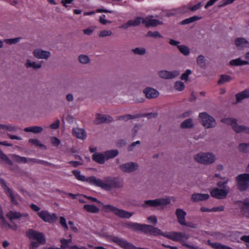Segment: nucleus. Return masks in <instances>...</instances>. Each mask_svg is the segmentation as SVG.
<instances>
[{
  "label": "nucleus",
  "instance_id": "obj_8",
  "mask_svg": "<svg viewBox=\"0 0 249 249\" xmlns=\"http://www.w3.org/2000/svg\"><path fill=\"white\" fill-rule=\"evenodd\" d=\"M230 191L229 188L226 186L221 188H215L211 191V195L213 197L222 199L226 198Z\"/></svg>",
  "mask_w": 249,
  "mask_h": 249
},
{
  "label": "nucleus",
  "instance_id": "obj_44",
  "mask_svg": "<svg viewBox=\"0 0 249 249\" xmlns=\"http://www.w3.org/2000/svg\"><path fill=\"white\" fill-rule=\"evenodd\" d=\"M132 52L136 54L143 55L146 53V50L142 47H138L132 50Z\"/></svg>",
  "mask_w": 249,
  "mask_h": 249
},
{
  "label": "nucleus",
  "instance_id": "obj_52",
  "mask_svg": "<svg viewBox=\"0 0 249 249\" xmlns=\"http://www.w3.org/2000/svg\"><path fill=\"white\" fill-rule=\"evenodd\" d=\"M20 39L21 37H18L15 38L6 39L4 40V42L9 44H13L19 42Z\"/></svg>",
  "mask_w": 249,
  "mask_h": 249
},
{
  "label": "nucleus",
  "instance_id": "obj_47",
  "mask_svg": "<svg viewBox=\"0 0 249 249\" xmlns=\"http://www.w3.org/2000/svg\"><path fill=\"white\" fill-rule=\"evenodd\" d=\"M239 149L243 152H247L249 151V142L248 143H243L239 145Z\"/></svg>",
  "mask_w": 249,
  "mask_h": 249
},
{
  "label": "nucleus",
  "instance_id": "obj_46",
  "mask_svg": "<svg viewBox=\"0 0 249 249\" xmlns=\"http://www.w3.org/2000/svg\"><path fill=\"white\" fill-rule=\"evenodd\" d=\"M175 89L178 91H181L185 88V85L182 82L177 81L175 84Z\"/></svg>",
  "mask_w": 249,
  "mask_h": 249
},
{
  "label": "nucleus",
  "instance_id": "obj_21",
  "mask_svg": "<svg viewBox=\"0 0 249 249\" xmlns=\"http://www.w3.org/2000/svg\"><path fill=\"white\" fill-rule=\"evenodd\" d=\"M72 173L74 175V176L76 178L77 180L83 181V182L86 181L90 184L94 185V183H91V182H89V179L92 178H96L95 177L91 176V177H89L88 178H86L85 176L81 174V172L80 171L76 170H73L72 171Z\"/></svg>",
  "mask_w": 249,
  "mask_h": 249
},
{
  "label": "nucleus",
  "instance_id": "obj_33",
  "mask_svg": "<svg viewBox=\"0 0 249 249\" xmlns=\"http://www.w3.org/2000/svg\"><path fill=\"white\" fill-rule=\"evenodd\" d=\"M193 126V121L191 118L185 120L180 124L181 128L183 129L191 128Z\"/></svg>",
  "mask_w": 249,
  "mask_h": 249
},
{
  "label": "nucleus",
  "instance_id": "obj_15",
  "mask_svg": "<svg viewBox=\"0 0 249 249\" xmlns=\"http://www.w3.org/2000/svg\"><path fill=\"white\" fill-rule=\"evenodd\" d=\"M33 54L37 59H47L50 57L51 53L49 51L36 49L33 51Z\"/></svg>",
  "mask_w": 249,
  "mask_h": 249
},
{
  "label": "nucleus",
  "instance_id": "obj_30",
  "mask_svg": "<svg viewBox=\"0 0 249 249\" xmlns=\"http://www.w3.org/2000/svg\"><path fill=\"white\" fill-rule=\"evenodd\" d=\"M112 118L110 117H107L105 115L99 114L97 115L95 122L97 124H101L104 122H110Z\"/></svg>",
  "mask_w": 249,
  "mask_h": 249
},
{
  "label": "nucleus",
  "instance_id": "obj_23",
  "mask_svg": "<svg viewBox=\"0 0 249 249\" xmlns=\"http://www.w3.org/2000/svg\"><path fill=\"white\" fill-rule=\"evenodd\" d=\"M210 197L209 195L207 194H194L192 195L191 200L194 202L206 200Z\"/></svg>",
  "mask_w": 249,
  "mask_h": 249
},
{
  "label": "nucleus",
  "instance_id": "obj_37",
  "mask_svg": "<svg viewBox=\"0 0 249 249\" xmlns=\"http://www.w3.org/2000/svg\"><path fill=\"white\" fill-rule=\"evenodd\" d=\"M200 19H201V17L195 16L182 20L181 23V24H187L198 20Z\"/></svg>",
  "mask_w": 249,
  "mask_h": 249
},
{
  "label": "nucleus",
  "instance_id": "obj_1",
  "mask_svg": "<svg viewBox=\"0 0 249 249\" xmlns=\"http://www.w3.org/2000/svg\"><path fill=\"white\" fill-rule=\"evenodd\" d=\"M143 232L147 234L158 235H161L172 241L179 242L182 246L190 249H194V247L186 243V241L190 238V235L185 232L177 231H168L163 232L160 229L153 226L145 225L144 227Z\"/></svg>",
  "mask_w": 249,
  "mask_h": 249
},
{
  "label": "nucleus",
  "instance_id": "obj_11",
  "mask_svg": "<svg viewBox=\"0 0 249 249\" xmlns=\"http://www.w3.org/2000/svg\"><path fill=\"white\" fill-rule=\"evenodd\" d=\"M119 168L124 172L129 173L136 171L138 168V165L135 162H129L121 164Z\"/></svg>",
  "mask_w": 249,
  "mask_h": 249
},
{
  "label": "nucleus",
  "instance_id": "obj_42",
  "mask_svg": "<svg viewBox=\"0 0 249 249\" xmlns=\"http://www.w3.org/2000/svg\"><path fill=\"white\" fill-rule=\"evenodd\" d=\"M178 48L179 51L185 55H188L190 53L189 48L186 46L179 45L178 46Z\"/></svg>",
  "mask_w": 249,
  "mask_h": 249
},
{
  "label": "nucleus",
  "instance_id": "obj_38",
  "mask_svg": "<svg viewBox=\"0 0 249 249\" xmlns=\"http://www.w3.org/2000/svg\"><path fill=\"white\" fill-rule=\"evenodd\" d=\"M79 62L83 64H88L90 63V59L89 57L86 54H80L78 56Z\"/></svg>",
  "mask_w": 249,
  "mask_h": 249
},
{
  "label": "nucleus",
  "instance_id": "obj_59",
  "mask_svg": "<svg viewBox=\"0 0 249 249\" xmlns=\"http://www.w3.org/2000/svg\"><path fill=\"white\" fill-rule=\"evenodd\" d=\"M40 244H41L39 243L31 240V244L29 246V249H37V248L39 246Z\"/></svg>",
  "mask_w": 249,
  "mask_h": 249
},
{
  "label": "nucleus",
  "instance_id": "obj_18",
  "mask_svg": "<svg viewBox=\"0 0 249 249\" xmlns=\"http://www.w3.org/2000/svg\"><path fill=\"white\" fill-rule=\"evenodd\" d=\"M143 23L144 24L145 26L147 27H154L158 25L161 24V22L156 19L153 18V16H147L145 18H143Z\"/></svg>",
  "mask_w": 249,
  "mask_h": 249
},
{
  "label": "nucleus",
  "instance_id": "obj_32",
  "mask_svg": "<svg viewBox=\"0 0 249 249\" xmlns=\"http://www.w3.org/2000/svg\"><path fill=\"white\" fill-rule=\"evenodd\" d=\"M104 154L106 160H108L116 157L118 155L119 152L117 150H110L104 152Z\"/></svg>",
  "mask_w": 249,
  "mask_h": 249
},
{
  "label": "nucleus",
  "instance_id": "obj_4",
  "mask_svg": "<svg viewBox=\"0 0 249 249\" xmlns=\"http://www.w3.org/2000/svg\"><path fill=\"white\" fill-rule=\"evenodd\" d=\"M195 160L200 163L208 165L215 161V155L211 152H201L197 154L194 157Z\"/></svg>",
  "mask_w": 249,
  "mask_h": 249
},
{
  "label": "nucleus",
  "instance_id": "obj_6",
  "mask_svg": "<svg viewBox=\"0 0 249 249\" xmlns=\"http://www.w3.org/2000/svg\"><path fill=\"white\" fill-rule=\"evenodd\" d=\"M0 183L4 189L5 193L10 198L11 202L14 205H17L18 200L20 199V196L18 194L14 193L8 187L4 180H0Z\"/></svg>",
  "mask_w": 249,
  "mask_h": 249
},
{
  "label": "nucleus",
  "instance_id": "obj_7",
  "mask_svg": "<svg viewBox=\"0 0 249 249\" xmlns=\"http://www.w3.org/2000/svg\"><path fill=\"white\" fill-rule=\"evenodd\" d=\"M237 187L240 191H245L249 187V174H243L236 178Z\"/></svg>",
  "mask_w": 249,
  "mask_h": 249
},
{
  "label": "nucleus",
  "instance_id": "obj_5",
  "mask_svg": "<svg viewBox=\"0 0 249 249\" xmlns=\"http://www.w3.org/2000/svg\"><path fill=\"white\" fill-rule=\"evenodd\" d=\"M198 118L202 124L205 128H213L216 125L215 120L206 112L200 113Z\"/></svg>",
  "mask_w": 249,
  "mask_h": 249
},
{
  "label": "nucleus",
  "instance_id": "obj_56",
  "mask_svg": "<svg viewBox=\"0 0 249 249\" xmlns=\"http://www.w3.org/2000/svg\"><path fill=\"white\" fill-rule=\"evenodd\" d=\"M143 23V18L137 17L135 19L132 20V23L133 26H136L140 24V23Z\"/></svg>",
  "mask_w": 249,
  "mask_h": 249
},
{
  "label": "nucleus",
  "instance_id": "obj_50",
  "mask_svg": "<svg viewBox=\"0 0 249 249\" xmlns=\"http://www.w3.org/2000/svg\"><path fill=\"white\" fill-rule=\"evenodd\" d=\"M159 76L162 79H169L168 71L162 70L159 72Z\"/></svg>",
  "mask_w": 249,
  "mask_h": 249
},
{
  "label": "nucleus",
  "instance_id": "obj_10",
  "mask_svg": "<svg viewBox=\"0 0 249 249\" xmlns=\"http://www.w3.org/2000/svg\"><path fill=\"white\" fill-rule=\"evenodd\" d=\"M38 216L44 222L49 223L55 222L58 217L55 213H51L47 211H42L37 213Z\"/></svg>",
  "mask_w": 249,
  "mask_h": 249
},
{
  "label": "nucleus",
  "instance_id": "obj_54",
  "mask_svg": "<svg viewBox=\"0 0 249 249\" xmlns=\"http://www.w3.org/2000/svg\"><path fill=\"white\" fill-rule=\"evenodd\" d=\"M169 79H173L178 76L180 74V71L178 70L168 71Z\"/></svg>",
  "mask_w": 249,
  "mask_h": 249
},
{
  "label": "nucleus",
  "instance_id": "obj_41",
  "mask_svg": "<svg viewBox=\"0 0 249 249\" xmlns=\"http://www.w3.org/2000/svg\"><path fill=\"white\" fill-rule=\"evenodd\" d=\"M145 224H141L137 223H133L132 227V230L136 231H143Z\"/></svg>",
  "mask_w": 249,
  "mask_h": 249
},
{
  "label": "nucleus",
  "instance_id": "obj_60",
  "mask_svg": "<svg viewBox=\"0 0 249 249\" xmlns=\"http://www.w3.org/2000/svg\"><path fill=\"white\" fill-rule=\"evenodd\" d=\"M60 126V121L59 120H56L54 122L52 123L50 127L51 129H56L58 128Z\"/></svg>",
  "mask_w": 249,
  "mask_h": 249
},
{
  "label": "nucleus",
  "instance_id": "obj_26",
  "mask_svg": "<svg viewBox=\"0 0 249 249\" xmlns=\"http://www.w3.org/2000/svg\"><path fill=\"white\" fill-rule=\"evenodd\" d=\"M156 200L157 207L160 206L161 207H165L170 204L171 202L170 198L169 197L156 199Z\"/></svg>",
  "mask_w": 249,
  "mask_h": 249
},
{
  "label": "nucleus",
  "instance_id": "obj_58",
  "mask_svg": "<svg viewBox=\"0 0 249 249\" xmlns=\"http://www.w3.org/2000/svg\"><path fill=\"white\" fill-rule=\"evenodd\" d=\"M60 223L65 230H68L69 228L67 224L66 219L63 216L60 217Z\"/></svg>",
  "mask_w": 249,
  "mask_h": 249
},
{
  "label": "nucleus",
  "instance_id": "obj_53",
  "mask_svg": "<svg viewBox=\"0 0 249 249\" xmlns=\"http://www.w3.org/2000/svg\"><path fill=\"white\" fill-rule=\"evenodd\" d=\"M0 225L2 227H6L7 226H9V225L6 222L2 212H1V213L0 214Z\"/></svg>",
  "mask_w": 249,
  "mask_h": 249
},
{
  "label": "nucleus",
  "instance_id": "obj_34",
  "mask_svg": "<svg viewBox=\"0 0 249 249\" xmlns=\"http://www.w3.org/2000/svg\"><path fill=\"white\" fill-rule=\"evenodd\" d=\"M83 208L85 211L90 213H98L99 212V209L93 205L86 204L84 206Z\"/></svg>",
  "mask_w": 249,
  "mask_h": 249
},
{
  "label": "nucleus",
  "instance_id": "obj_49",
  "mask_svg": "<svg viewBox=\"0 0 249 249\" xmlns=\"http://www.w3.org/2000/svg\"><path fill=\"white\" fill-rule=\"evenodd\" d=\"M112 35V32L110 30H104L101 31L99 34L100 37L109 36Z\"/></svg>",
  "mask_w": 249,
  "mask_h": 249
},
{
  "label": "nucleus",
  "instance_id": "obj_24",
  "mask_svg": "<svg viewBox=\"0 0 249 249\" xmlns=\"http://www.w3.org/2000/svg\"><path fill=\"white\" fill-rule=\"evenodd\" d=\"M25 66L27 68H32L34 69L37 70L41 68L42 62L32 61L30 59H27L25 63Z\"/></svg>",
  "mask_w": 249,
  "mask_h": 249
},
{
  "label": "nucleus",
  "instance_id": "obj_36",
  "mask_svg": "<svg viewBox=\"0 0 249 249\" xmlns=\"http://www.w3.org/2000/svg\"><path fill=\"white\" fill-rule=\"evenodd\" d=\"M29 142L36 147H39L40 148H43L44 149H46V146L44 144H42L37 139H30L29 140Z\"/></svg>",
  "mask_w": 249,
  "mask_h": 249
},
{
  "label": "nucleus",
  "instance_id": "obj_55",
  "mask_svg": "<svg viewBox=\"0 0 249 249\" xmlns=\"http://www.w3.org/2000/svg\"><path fill=\"white\" fill-rule=\"evenodd\" d=\"M146 36L153 37H155V38H160V37H162L160 35V34L159 33V32H158L157 31H155V32H152L151 31H149L147 33Z\"/></svg>",
  "mask_w": 249,
  "mask_h": 249
},
{
  "label": "nucleus",
  "instance_id": "obj_57",
  "mask_svg": "<svg viewBox=\"0 0 249 249\" xmlns=\"http://www.w3.org/2000/svg\"><path fill=\"white\" fill-rule=\"evenodd\" d=\"M192 73V71L190 70H187L186 71L183 73L181 76V79L182 80L187 81L189 75H190Z\"/></svg>",
  "mask_w": 249,
  "mask_h": 249
},
{
  "label": "nucleus",
  "instance_id": "obj_22",
  "mask_svg": "<svg viewBox=\"0 0 249 249\" xmlns=\"http://www.w3.org/2000/svg\"><path fill=\"white\" fill-rule=\"evenodd\" d=\"M114 214L121 218H129L133 215V213L116 208Z\"/></svg>",
  "mask_w": 249,
  "mask_h": 249
},
{
  "label": "nucleus",
  "instance_id": "obj_40",
  "mask_svg": "<svg viewBox=\"0 0 249 249\" xmlns=\"http://www.w3.org/2000/svg\"><path fill=\"white\" fill-rule=\"evenodd\" d=\"M116 208L111 205H104L103 206L102 209L106 213L112 212L114 214Z\"/></svg>",
  "mask_w": 249,
  "mask_h": 249
},
{
  "label": "nucleus",
  "instance_id": "obj_48",
  "mask_svg": "<svg viewBox=\"0 0 249 249\" xmlns=\"http://www.w3.org/2000/svg\"><path fill=\"white\" fill-rule=\"evenodd\" d=\"M202 6L201 2H198L197 4L195 5H192L191 3H189L188 6V9L191 11H196L199 9Z\"/></svg>",
  "mask_w": 249,
  "mask_h": 249
},
{
  "label": "nucleus",
  "instance_id": "obj_27",
  "mask_svg": "<svg viewBox=\"0 0 249 249\" xmlns=\"http://www.w3.org/2000/svg\"><path fill=\"white\" fill-rule=\"evenodd\" d=\"M230 64L232 66H239L248 65L249 62L247 60H242L241 58H237L231 60Z\"/></svg>",
  "mask_w": 249,
  "mask_h": 249
},
{
  "label": "nucleus",
  "instance_id": "obj_51",
  "mask_svg": "<svg viewBox=\"0 0 249 249\" xmlns=\"http://www.w3.org/2000/svg\"><path fill=\"white\" fill-rule=\"evenodd\" d=\"M60 242H61V249H66L67 248H69L70 249V247H71V246L69 245V243H67V241H66V239L65 238H62L60 239Z\"/></svg>",
  "mask_w": 249,
  "mask_h": 249
},
{
  "label": "nucleus",
  "instance_id": "obj_39",
  "mask_svg": "<svg viewBox=\"0 0 249 249\" xmlns=\"http://www.w3.org/2000/svg\"><path fill=\"white\" fill-rule=\"evenodd\" d=\"M196 62L198 65L201 68H204L206 66V59L205 57L202 55L198 56L196 58Z\"/></svg>",
  "mask_w": 249,
  "mask_h": 249
},
{
  "label": "nucleus",
  "instance_id": "obj_45",
  "mask_svg": "<svg viewBox=\"0 0 249 249\" xmlns=\"http://www.w3.org/2000/svg\"><path fill=\"white\" fill-rule=\"evenodd\" d=\"M231 79V78L229 75H221L220 79L218 80L219 84H222L224 83L229 82Z\"/></svg>",
  "mask_w": 249,
  "mask_h": 249
},
{
  "label": "nucleus",
  "instance_id": "obj_61",
  "mask_svg": "<svg viewBox=\"0 0 249 249\" xmlns=\"http://www.w3.org/2000/svg\"><path fill=\"white\" fill-rule=\"evenodd\" d=\"M52 143L54 146H58L60 143V141L56 137H52L51 138Z\"/></svg>",
  "mask_w": 249,
  "mask_h": 249
},
{
  "label": "nucleus",
  "instance_id": "obj_62",
  "mask_svg": "<svg viewBox=\"0 0 249 249\" xmlns=\"http://www.w3.org/2000/svg\"><path fill=\"white\" fill-rule=\"evenodd\" d=\"M94 30V27H89L83 30V33L85 35H89L93 33Z\"/></svg>",
  "mask_w": 249,
  "mask_h": 249
},
{
  "label": "nucleus",
  "instance_id": "obj_13",
  "mask_svg": "<svg viewBox=\"0 0 249 249\" xmlns=\"http://www.w3.org/2000/svg\"><path fill=\"white\" fill-rule=\"evenodd\" d=\"M175 214L177 216L178 222L180 225H188L185 219L187 213L185 211L182 209L178 208L176 210Z\"/></svg>",
  "mask_w": 249,
  "mask_h": 249
},
{
  "label": "nucleus",
  "instance_id": "obj_25",
  "mask_svg": "<svg viewBox=\"0 0 249 249\" xmlns=\"http://www.w3.org/2000/svg\"><path fill=\"white\" fill-rule=\"evenodd\" d=\"M92 159L95 162L100 164H103L106 160L104 152L103 153H95L92 155Z\"/></svg>",
  "mask_w": 249,
  "mask_h": 249
},
{
  "label": "nucleus",
  "instance_id": "obj_64",
  "mask_svg": "<svg viewBox=\"0 0 249 249\" xmlns=\"http://www.w3.org/2000/svg\"><path fill=\"white\" fill-rule=\"evenodd\" d=\"M105 18H106V15H102L100 17L99 21L101 22V23L105 25L108 23H111V21L106 20Z\"/></svg>",
  "mask_w": 249,
  "mask_h": 249
},
{
  "label": "nucleus",
  "instance_id": "obj_2",
  "mask_svg": "<svg viewBox=\"0 0 249 249\" xmlns=\"http://www.w3.org/2000/svg\"><path fill=\"white\" fill-rule=\"evenodd\" d=\"M105 180L106 182L97 178H92L89 179V181L94 183V185L107 191L110 190L113 188H119L121 186L120 183L116 178H106Z\"/></svg>",
  "mask_w": 249,
  "mask_h": 249
},
{
  "label": "nucleus",
  "instance_id": "obj_3",
  "mask_svg": "<svg viewBox=\"0 0 249 249\" xmlns=\"http://www.w3.org/2000/svg\"><path fill=\"white\" fill-rule=\"evenodd\" d=\"M221 122L228 125H230L233 130L237 133H245L249 134V127L245 125H239L237 123V120L233 118H225L221 120Z\"/></svg>",
  "mask_w": 249,
  "mask_h": 249
},
{
  "label": "nucleus",
  "instance_id": "obj_31",
  "mask_svg": "<svg viewBox=\"0 0 249 249\" xmlns=\"http://www.w3.org/2000/svg\"><path fill=\"white\" fill-rule=\"evenodd\" d=\"M24 131L27 132H32L33 133H39L43 131V128L39 126H33L24 128Z\"/></svg>",
  "mask_w": 249,
  "mask_h": 249
},
{
  "label": "nucleus",
  "instance_id": "obj_14",
  "mask_svg": "<svg viewBox=\"0 0 249 249\" xmlns=\"http://www.w3.org/2000/svg\"><path fill=\"white\" fill-rule=\"evenodd\" d=\"M234 44L237 48L243 50L246 48H249V41L244 37H237L234 40Z\"/></svg>",
  "mask_w": 249,
  "mask_h": 249
},
{
  "label": "nucleus",
  "instance_id": "obj_16",
  "mask_svg": "<svg viewBox=\"0 0 249 249\" xmlns=\"http://www.w3.org/2000/svg\"><path fill=\"white\" fill-rule=\"evenodd\" d=\"M241 212L247 218H249V198H246L240 202Z\"/></svg>",
  "mask_w": 249,
  "mask_h": 249
},
{
  "label": "nucleus",
  "instance_id": "obj_43",
  "mask_svg": "<svg viewBox=\"0 0 249 249\" xmlns=\"http://www.w3.org/2000/svg\"><path fill=\"white\" fill-rule=\"evenodd\" d=\"M0 158L7 164L9 165H12V161L9 158L5 155L1 150H0Z\"/></svg>",
  "mask_w": 249,
  "mask_h": 249
},
{
  "label": "nucleus",
  "instance_id": "obj_9",
  "mask_svg": "<svg viewBox=\"0 0 249 249\" xmlns=\"http://www.w3.org/2000/svg\"><path fill=\"white\" fill-rule=\"evenodd\" d=\"M26 235L30 240L34 241L36 240L37 241V242L40 244H44L45 243V237L44 234L41 232L33 230H29L26 232Z\"/></svg>",
  "mask_w": 249,
  "mask_h": 249
},
{
  "label": "nucleus",
  "instance_id": "obj_19",
  "mask_svg": "<svg viewBox=\"0 0 249 249\" xmlns=\"http://www.w3.org/2000/svg\"><path fill=\"white\" fill-rule=\"evenodd\" d=\"M72 134L77 139L85 140L87 138V133L85 130L79 127H75L72 129Z\"/></svg>",
  "mask_w": 249,
  "mask_h": 249
},
{
  "label": "nucleus",
  "instance_id": "obj_17",
  "mask_svg": "<svg viewBox=\"0 0 249 249\" xmlns=\"http://www.w3.org/2000/svg\"><path fill=\"white\" fill-rule=\"evenodd\" d=\"M146 97L148 99H153L158 97L159 95V91L156 89L151 88L147 87L143 90Z\"/></svg>",
  "mask_w": 249,
  "mask_h": 249
},
{
  "label": "nucleus",
  "instance_id": "obj_20",
  "mask_svg": "<svg viewBox=\"0 0 249 249\" xmlns=\"http://www.w3.org/2000/svg\"><path fill=\"white\" fill-rule=\"evenodd\" d=\"M12 158L16 161L18 162H23L26 163L28 162H33L36 163H41L42 161L40 160H38L36 159H33L28 160L25 157H20L17 155H12Z\"/></svg>",
  "mask_w": 249,
  "mask_h": 249
},
{
  "label": "nucleus",
  "instance_id": "obj_28",
  "mask_svg": "<svg viewBox=\"0 0 249 249\" xmlns=\"http://www.w3.org/2000/svg\"><path fill=\"white\" fill-rule=\"evenodd\" d=\"M249 97V89L245 90L236 94L237 102H240L243 100Z\"/></svg>",
  "mask_w": 249,
  "mask_h": 249
},
{
  "label": "nucleus",
  "instance_id": "obj_12",
  "mask_svg": "<svg viewBox=\"0 0 249 249\" xmlns=\"http://www.w3.org/2000/svg\"><path fill=\"white\" fill-rule=\"evenodd\" d=\"M6 216L11 220L26 219L29 218L28 213H21L16 211H10L6 214Z\"/></svg>",
  "mask_w": 249,
  "mask_h": 249
},
{
  "label": "nucleus",
  "instance_id": "obj_35",
  "mask_svg": "<svg viewBox=\"0 0 249 249\" xmlns=\"http://www.w3.org/2000/svg\"><path fill=\"white\" fill-rule=\"evenodd\" d=\"M141 206L143 208H147L149 207H157L156 199H153V200H145L141 204Z\"/></svg>",
  "mask_w": 249,
  "mask_h": 249
},
{
  "label": "nucleus",
  "instance_id": "obj_29",
  "mask_svg": "<svg viewBox=\"0 0 249 249\" xmlns=\"http://www.w3.org/2000/svg\"><path fill=\"white\" fill-rule=\"evenodd\" d=\"M208 244L214 249H232L231 248L226 245L221 244L218 242H211L210 240L208 241Z\"/></svg>",
  "mask_w": 249,
  "mask_h": 249
},
{
  "label": "nucleus",
  "instance_id": "obj_63",
  "mask_svg": "<svg viewBox=\"0 0 249 249\" xmlns=\"http://www.w3.org/2000/svg\"><path fill=\"white\" fill-rule=\"evenodd\" d=\"M131 26H133V24L132 23V20H129L126 23L122 25L120 27L126 29Z\"/></svg>",
  "mask_w": 249,
  "mask_h": 249
}]
</instances>
